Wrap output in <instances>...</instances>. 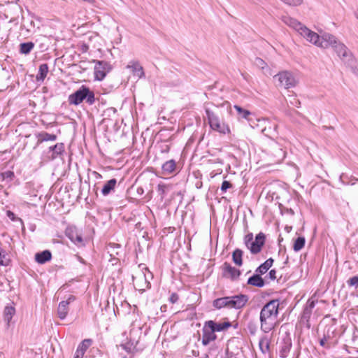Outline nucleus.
<instances>
[{"mask_svg": "<svg viewBox=\"0 0 358 358\" xmlns=\"http://www.w3.org/2000/svg\"><path fill=\"white\" fill-rule=\"evenodd\" d=\"M127 68L131 69L133 74L138 78H143L145 75L143 68L137 61H131L127 66Z\"/></svg>", "mask_w": 358, "mask_h": 358, "instance_id": "aec40b11", "label": "nucleus"}, {"mask_svg": "<svg viewBox=\"0 0 358 358\" xmlns=\"http://www.w3.org/2000/svg\"><path fill=\"white\" fill-rule=\"evenodd\" d=\"M52 258V254L49 250H44L35 255V260L38 264H45Z\"/></svg>", "mask_w": 358, "mask_h": 358, "instance_id": "5701e85b", "label": "nucleus"}, {"mask_svg": "<svg viewBox=\"0 0 358 358\" xmlns=\"http://www.w3.org/2000/svg\"><path fill=\"white\" fill-rule=\"evenodd\" d=\"M76 297L73 295H70L66 301H62L59 303L57 308V314L58 317L61 320H64L66 318L68 312H69V304L74 301Z\"/></svg>", "mask_w": 358, "mask_h": 358, "instance_id": "f3484780", "label": "nucleus"}, {"mask_svg": "<svg viewBox=\"0 0 358 358\" xmlns=\"http://www.w3.org/2000/svg\"><path fill=\"white\" fill-rule=\"evenodd\" d=\"M234 108L236 110L239 117H242L247 120L249 122V123L252 124V118L250 117L251 113L249 110L244 109L237 105H235Z\"/></svg>", "mask_w": 358, "mask_h": 358, "instance_id": "cd10ccee", "label": "nucleus"}, {"mask_svg": "<svg viewBox=\"0 0 358 358\" xmlns=\"http://www.w3.org/2000/svg\"><path fill=\"white\" fill-rule=\"evenodd\" d=\"M2 176L4 179L12 180L14 178V173L11 171H6L2 173Z\"/></svg>", "mask_w": 358, "mask_h": 358, "instance_id": "c03bdc74", "label": "nucleus"}, {"mask_svg": "<svg viewBox=\"0 0 358 358\" xmlns=\"http://www.w3.org/2000/svg\"><path fill=\"white\" fill-rule=\"evenodd\" d=\"M292 348V342L290 338L284 339L280 345L279 355L282 358L287 357Z\"/></svg>", "mask_w": 358, "mask_h": 358, "instance_id": "412c9836", "label": "nucleus"}, {"mask_svg": "<svg viewBox=\"0 0 358 358\" xmlns=\"http://www.w3.org/2000/svg\"><path fill=\"white\" fill-rule=\"evenodd\" d=\"M284 22L288 26L292 27L297 32H299L302 36H303L307 41H311L315 39L316 36L312 34V31L303 26L301 22L290 17H284Z\"/></svg>", "mask_w": 358, "mask_h": 358, "instance_id": "39448f33", "label": "nucleus"}, {"mask_svg": "<svg viewBox=\"0 0 358 358\" xmlns=\"http://www.w3.org/2000/svg\"><path fill=\"white\" fill-rule=\"evenodd\" d=\"M261 274L257 273L256 274L253 275L248 280V284L255 286L257 287H262L264 285V280L261 277Z\"/></svg>", "mask_w": 358, "mask_h": 358, "instance_id": "393cba45", "label": "nucleus"}, {"mask_svg": "<svg viewBox=\"0 0 358 358\" xmlns=\"http://www.w3.org/2000/svg\"><path fill=\"white\" fill-rule=\"evenodd\" d=\"M232 187V185L229 181L224 180L221 185V191L222 192H227V190Z\"/></svg>", "mask_w": 358, "mask_h": 358, "instance_id": "37998d69", "label": "nucleus"}, {"mask_svg": "<svg viewBox=\"0 0 358 358\" xmlns=\"http://www.w3.org/2000/svg\"><path fill=\"white\" fill-rule=\"evenodd\" d=\"M286 229H287V232H289V230L288 227H286Z\"/></svg>", "mask_w": 358, "mask_h": 358, "instance_id": "5fc2aeb1", "label": "nucleus"}, {"mask_svg": "<svg viewBox=\"0 0 358 358\" xmlns=\"http://www.w3.org/2000/svg\"><path fill=\"white\" fill-rule=\"evenodd\" d=\"M273 263V259L272 258H268L256 269V273H258L261 275L264 274L272 266Z\"/></svg>", "mask_w": 358, "mask_h": 358, "instance_id": "c756f323", "label": "nucleus"}, {"mask_svg": "<svg viewBox=\"0 0 358 358\" xmlns=\"http://www.w3.org/2000/svg\"><path fill=\"white\" fill-rule=\"evenodd\" d=\"M84 355L85 354L83 353L80 350H76V351L74 354L73 358H83Z\"/></svg>", "mask_w": 358, "mask_h": 358, "instance_id": "de8ad7c7", "label": "nucleus"}, {"mask_svg": "<svg viewBox=\"0 0 358 358\" xmlns=\"http://www.w3.org/2000/svg\"><path fill=\"white\" fill-rule=\"evenodd\" d=\"M33 42L22 43L20 45V52L23 55H28L34 49Z\"/></svg>", "mask_w": 358, "mask_h": 358, "instance_id": "72a5a7b5", "label": "nucleus"}, {"mask_svg": "<svg viewBox=\"0 0 358 358\" xmlns=\"http://www.w3.org/2000/svg\"><path fill=\"white\" fill-rule=\"evenodd\" d=\"M338 56L345 62H352L353 57L348 48L339 41L333 47Z\"/></svg>", "mask_w": 358, "mask_h": 358, "instance_id": "6e6552de", "label": "nucleus"}, {"mask_svg": "<svg viewBox=\"0 0 358 358\" xmlns=\"http://www.w3.org/2000/svg\"><path fill=\"white\" fill-rule=\"evenodd\" d=\"M254 64L262 69H264L266 67V63L261 58L256 57L254 61Z\"/></svg>", "mask_w": 358, "mask_h": 358, "instance_id": "58836bf2", "label": "nucleus"}, {"mask_svg": "<svg viewBox=\"0 0 358 358\" xmlns=\"http://www.w3.org/2000/svg\"><path fill=\"white\" fill-rule=\"evenodd\" d=\"M166 189L167 186L165 184H159L157 186V192L162 198L164 196Z\"/></svg>", "mask_w": 358, "mask_h": 358, "instance_id": "79ce46f5", "label": "nucleus"}, {"mask_svg": "<svg viewBox=\"0 0 358 358\" xmlns=\"http://www.w3.org/2000/svg\"><path fill=\"white\" fill-rule=\"evenodd\" d=\"M206 114L210 127L220 134H226L230 133V129L228 124L223 122L219 115L208 108L206 109Z\"/></svg>", "mask_w": 358, "mask_h": 358, "instance_id": "20e7f679", "label": "nucleus"}, {"mask_svg": "<svg viewBox=\"0 0 358 358\" xmlns=\"http://www.w3.org/2000/svg\"><path fill=\"white\" fill-rule=\"evenodd\" d=\"M247 327L250 334L254 335L256 334L257 331V326L255 322H249Z\"/></svg>", "mask_w": 358, "mask_h": 358, "instance_id": "ea45409f", "label": "nucleus"}, {"mask_svg": "<svg viewBox=\"0 0 358 358\" xmlns=\"http://www.w3.org/2000/svg\"><path fill=\"white\" fill-rule=\"evenodd\" d=\"M176 168V162L173 159H170L163 164L162 169L165 174H171L174 172Z\"/></svg>", "mask_w": 358, "mask_h": 358, "instance_id": "c85d7f7f", "label": "nucleus"}, {"mask_svg": "<svg viewBox=\"0 0 358 358\" xmlns=\"http://www.w3.org/2000/svg\"><path fill=\"white\" fill-rule=\"evenodd\" d=\"M94 78L97 80H102L109 71V64L105 61H94Z\"/></svg>", "mask_w": 358, "mask_h": 358, "instance_id": "4468645a", "label": "nucleus"}, {"mask_svg": "<svg viewBox=\"0 0 358 358\" xmlns=\"http://www.w3.org/2000/svg\"><path fill=\"white\" fill-rule=\"evenodd\" d=\"M230 358H237L236 357H231Z\"/></svg>", "mask_w": 358, "mask_h": 358, "instance_id": "4d7b16f0", "label": "nucleus"}, {"mask_svg": "<svg viewBox=\"0 0 358 358\" xmlns=\"http://www.w3.org/2000/svg\"><path fill=\"white\" fill-rule=\"evenodd\" d=\"M223 276L225 278H230L232 280H236L241 275L240 270L233 267L228 262H224L222 266Z\"/></svg>", "mask_w": 358, "mask_h": 358, "instance_id": "dca6fc26", "label": "nucleus"}, {"mask_svg": "<svg viewBox=\"0 0 358 358\" xmlns=\"http://www.w3.org/2000/svg\"><path fill=\"white\" fill-rule=\"evenodd\" d=\"M306 239L304 237H298L293 245V249L295 252L300 251L305 245Z\"/></svg>", "mask_w": 358, "mask_h": 358, "instance_id": "c9c22d12", "label": "nucleus"}, {"mask_svg": "<svg viewBox=\"0 0 358 358\" xmlns=\"http://www.w3.org/2000/svg\"><path fill=\"white\" fill-rule=\"evenodd\" d=\"M5 257L4 255H2L1 252H0V265H6V263L4 262L3 258Z\"/></svg>", "mask_w": 358, "mask_h": 358, "instance_id": "09e8293b", "label": "nucleus"}, {"mask_svg": "<svg viewBox=\"0 0 358 358\" xmlns=\"http://www.w3.org/2000/svg\"><path fill=\"white\" fill-rule=\"evenodd\" d=\"M64 144L63 143H58L53 146L49 148V152L51 155L48 157L49 159L54 160L60 157L64 152Z\"/></svg>", "mask_w": 358, "mask_h": 358, "instance_id": "6ab92c4d", "label": "nucleus"}, {"mask_svg": "<svg viewBox=\"0 0 358 358\" xmlns=\"http://www.w3.org/2000/svg\"><path fill=\"white\" fill-rule=\"evenodd\" d=\"M216 339V335L215 334V331L212 329V328H210L205 323V325L203 328V335H202V343L203 345H207L210 343V342L214 341Z\"/></svg>", "mask_w": 358, "mask_h": 358, "instance_id": "a211bd4d", "label": "nucleus"}, {"mask_svg": "<svg viewBox=\"0 0 358 358\" xmlns=\"http://www.w3.org/2000/svg\"><path fill=\"white\" fill-rule=\"evenodd\" d=\"M276 271L274 269H272L268 273V276L271 280H275L276 279Z\"/></svg>", "mask_w": 358, "mask_h": 358, "instance_id": "49530a36", "label": "nucleus"}, {"mask_svg": "<svg viewBox=\"0 0 358 358\" xmlns=\"http://www.w3.org/2000/svg\"><path fill=\"white\" fill-rule=\"evenodd\" d=\"M170 147L168 145H165L164 148H162V152L167 153L169 152Z\"/></svg>", "mask_w": 358, "mask_h": 358, "instance_id": "8fccbe9b", "label": "nucleus"}, {"mask_svg": "<svg viewBox=\"0 0 358 358\" xmlns=\"http://www.w3.org/2000/svg\"><path fill=\"white\" fill-rule=\"evenodd\" d=\"M286 229H287V232H289V230L288 227H286Z\"/></svg>", "mask_w": 358, "mask_h": 358, "instance_id": "864d4df0", "label": "nucleus"}, {"mask_svg": "<svg viewBox=\"0 0 358 358\" xmlns=\"http://www.w3.org/2000/svg\"><path fill=\"white\" fill-rule=\"evenodd\" d=\"M286 229H287V232H289V230L288 227H286Z\"/></svg>", "mask_w": 358, "mask_h": 358, "instance_id": "6e6d98bb", "label": "nucleus"}, {"mask_svg": "<svg viewBox=\"0 0 358 358\" xmlns=\"http://www.w3.org/2000/svg\"><path fill=\"white\" fill-rule=\"evenodd\" d=\"M124 358H127V357H124Z\"/></svg>", "mask_w": 358, "mask_h": 358, "instance_id": "13d9d810", "label": "nucleus"}, {"mask_svg": "<svg viewBox=\"0 0 358 358\" xmlns=\"http://www.w3.org/2000/svg\"><path fill=\"white\" fill-rule=\"evenodd\" d=\"M229 296L221 297L213 301V306L217 309H221L222 308H229Z\"/></svg>", "mask_w": 358, "mask_h": 358, "instance_id": "bb28decb", "label": "nucleus"}, {"mask_svg": "<svg viewBox=\"0 0 358 358\" xmlns=\"http://www.w3.org/2000/svg\"><path fill=\"white\" fill-rule=\"evenodd\" d=\"M8 216L12 220H15V215L13 213L10 212V211H8Z\"/></svg>", "mask_w": 358, "mask_h": 358, "instance_id": "3c124183", "label": "nucleus"}, {"mask_svg": "<svg viewBox=\"0 0 358 358\" xmlns=\"http://www.w3.org/2000/svg\"><path fill=\"white\" fill-rule=\"evenodd\" d=\"M249 300L246 294H237L229 296V308L241 309L243 308Z\"/></svg>", "mask_w": 358, "mask_h": 358, "instance_id": "1a4fd4ad", "label": "nucleus"}, {"mask_svg": "<svg viewBox=\"0 0 358 358\" xmlns=\"http://www.w3.org/2000/svg\"><path fill=\"white\" fill-rule=\"evenodd\" d=\"M92 341L91 339L83 340L78 345L77 350H80L83 353H85L87 350L91 345Z\"/></svg>", "mask_w": 358, "mask_h": 358, "instance_id": "e433bc0d", "label": "nucleus"}, {"mask_svg": "<svg viewBox=\"0 0 358 358\" xmlns=\"http://www.w3.org/2000/svg\"><path fill=\"white\" fill-rule=\"evenodd\" d=\"M259 347L261 352L266 355L269 353L270 351V341L268 338L263 337L259 340Z\"/></svg>", "mask_w": 358, "mask_h": 358, "instance_id": "2f4dec72", "label": "nucleus"}, {"mask_svg": "<svg viewBox=\"0 0 358 358\" xmlns=\"http://www.w3.org/2000/svg\"><path fill=\"white\" fill-rule=\"evenodd\" d=\"M265 241L266 236L263 232L257 234L255 240L252 233H249L244 237L245 246L253 255H257L261 252L263 245L265 244Z\"/></svg>", "mask_w": 358, "mask_h": 358, "instance_id": "7ed1b4c3", "label": "nucleus"}, {"mask_svg": "<svg viewBox=\"0 0 358 358\" xmlns=\"http://www.w3.org/2000/svg\"><path fill=\"white\" fill-rule=\"evenodd\" d=\"M334 335L335 330L331 329V327H329L323 338L320 341V345L327 349L335 346L337 343V340L334 339Z\"/></svg>", "mask_w": 358, "mask_h": 358, "instance_id": "2eb2a0df", "label": "nucleus"}, {"mask_svg": "<svg viewBox=\"0 0 358 358\" xmlns=\"http://www.w3.org/2000/svg\"><path fill=\"white\" fill-rule=\"evenodd\" d=\"M347 283L350 287H355V288L358 287V276L355 275L352 278H350L348 281Z\"/></svg>", "mask_w": 358, "mask_h": 358, "instance_id": "a19ab883", "label": "nucleus"}, {"mask_svg": "<svg viewBox=\"0 0 358 358\" xmlns=\"http://www.w3.org/2000/svg\"><path fill=\"white\" fill-rule=\"evenodd\" d=\"M38 138L37 145L44 141H55L57 139V136L55 134H48L45 131L38 133L36 134Z\"/></svg>", "mask_w": 358, "mask_h": 358, "instance_id": "b1692460", "label": "nucleus"}, {"mask_svg": "<svg viewBox=\"0 0 358 358\" xmlns=\"http://www.w3.org/2000/svg\"><path fill=\"white\" fill-rule=\"evenodd\" d=\"M116 185H117V180L115 178L110 179L103 185V187L101 189V194L103 196L108 195L113 191H114Z\"/></svg>", "mask_w": 358, "mask_h": 358, "instance_id": "a878e982", "label": "nucleus"}, {"mask_svg": "<svg viewBox=\"0 0 358 358\" xmlns=\"http://www.w3.org/2000/svg\"><path fill=\"white\" fill-rule=\"evenodd\" d=\"M15 308L12 306H6L4 309V320L8 324L15 314Z\"/></svg>", "mask_w": 358, "mask_h": 358, "instance_id": "f704fd0d", "label": "nucleus"}, {"mask_svg": "<svg viewBox=\"0 0 358 358\" xmlns=\"http://www.w3.org/2000/svg\"><path fill=\"white\" fill-rule=\"evenodd\" d=\"M279 306V300L273 299L266 303L262 308L259 315L260 328L264 333H268L275 327Z\"/></svg>", "mask_w": 358, "mask_h": 358, "instance_id": "f257e3e1", "label": "nucleus"}, {"mask_svg": "<svg viewBox=\"0 0 358 358\" xmlns=\"http://www.w3.org/2000/svg\"><path fill=\"white\" fill-rule=\"evenodd\" d=\"M312 34H315L316 37L315 39L308 41L322 48H333L338 41L334 35L329 33H324L322 36H319L317 33L312 31Z\"/></svg>", "mask_w": 358, "mask_h": 358, "instance_id": "423d86ee", "label": "nucleus"}, {"mask_svg": "<svg viewBox=\"0 0 358 358\" xmlns=\"http://www.w3.org/2000/svg\"><path fill=\"white\" fill-rule=\"evenodd\" d=\"M206 324H208V327L210 328H212V329L215 332L225 330V329H228L229 327H231V324L229 322H222V323H217L213 320L206 322Z\"/></svg>", "mask_w": 358, "mask_h": 358, "instance_id": "4be33fe9", "label": "nucleus"}, {"mask_svg": "<svg viewBox=\"0 0 358 358\" xmlns=\"http://www.w3.org/2000/svg\"><path fill=\"white\" fill-rule=\"evenodd\" d=\"M287 103L292 105L295 107H300L301 102L296 97L295 95H289L288 99L287 100Z\"/></svg>", "mask_w": 358, "mask_h": 358, "instance_id": "4c0bfd02", "label": "nucleus"}, {"mask_svg": "<svg viewBox=\"0 0 358 358\" xmlns=\"http://www.w3.org/2000/svg\"><path fill=\"white\" fill-rule=\"evenodd\" d=\"M48 71L49 67L47 64H41L38 68V73L36 76V80L38 81H43L46 78Z\"/></svg>", "mask_w": 358, "mask_h": 358, "instance_id": "7c9ffc66", "label": "nucleus"}, {"mask_svg": "<svg viewBox=\"0 0 358 358\" xmlns=\"http://www.w3.org/2000/svg\"><path fill=\"white\" fill-rule=\"evenodd\" d=\"M243 252L241 249H236L232 253V259L234 264L238 266L243 264Z\"/></svg>", "mask_w": 358, "mask_h": 358, "instance_id": "473e14b6", "label": "nucleus"}, {"mask_svg": "<svg viewBox=\"0 0 358 358\" xmlns=\"http://www.w3.org/2000/svg\"><path fill=\"white\" fill-rule=\"evenodd\" d=\"M355 17L358 19V10L355 13Z\"/></svg>", "mask_w": 358, "mask_h": 358, "instance_id": "603ef678", "label": "nucleus"}, {"mask_svg": "<svg viewBox=\"0 0 358 358\" xmlns=\"http://www.w3.org/2000/svg\"><path fill=\"white\" fill-rule=\"evenodd\" d=\"M259 125L264 126L262 132L271 138H273L277 134L278 125L275 123L271 122L268 119L258 120Z\"/></svg>", "mask_w": 358, "mask_h": 358, "instance_id": "9b49d317", "label": "nucleus"}, {"mask_svg": "<svg viewBox=\"0 0 358 358\" xmlns=\"http://www.w3.org/2000/svg\"><path fill=\"white\" fill-rule=\"evenodd\" d=\"M133 283L136 289L144 292L150 287V282L144 272L139 273L136 276L133 275Z\"/></svg>", "mask_w": 358, "mask_h": 358, "instance_id": "9d476101", "label": "nucleus"}, {"mask_svg": "<svg viewBox=\"0 0 358 358\" xmlns=\"http://www.w3.org/2000/svg\"><path fill=\"white\" fill-rule=\"evenodd\" d=\"M277 79L279 85L285 89L292 88L296 86L297 81L293 73L288 71H283L274 76Z\"/></svg>", "mask_w": 358, "mask_h": 358, "instance_id": "0eeeda50", "label": "nucleus"}, {"mask_svg": "<svg viewBox=\"0 0 358 358\" xmlns=\"http://www.w3.org/2000/svg\"><path fill=\"white\" fill-rule=\"evenodd\" d=\"M85 99L90 105H92L95 102L94 92L90 90V88L85 85H82L78 90L69 96V103L75 106L79 105Z\"/></svg>", "mask_w": 358, "mask_h": 358, "instance_id": "f03ea898", "label": "nucleus"}, {"mask_svg": "<svg viewBox=\"0 0 358 358\" xmlns=\"http://www.w3.org/2000/svg\"><path fill=\"white\" fill-rule=\"evenodd\" d=\"M317 301H318L315 298V296H313L307 301L301 316V320L302 322L308 323L309 322V320L313 313V310Z\"/></svg>", "mask_w": 358, "mask_h": 358, "instance_id": "f8f14e48", "label": "nucleus"}, {"mask_svg": "<svg viewBox=\"0 0 358 358\" xmlns=\"http://www.w3.org/2000/svg\"><path fill=\"white\" fill-rule=\"evenodd\" d=\"M178 299H179V297H178V294L176 293H173L171 295L169 300L172 303H175L178 301Z\"/></svg>", "mask_w": 358, "mask_h": 358, "instance_id": "a18cd8bd", "label": "nucleus"}, {"mask_svg": "<svg viewBox=\"0 0 358 358\" xmlns=\"http://www.w3.org/2000/svg\"><path fill=\"white\" fill-rule=\"evenodd\" d=\"M65 234L77 246L84 245L82 235L79 233L78 229L76 227H68L65 230Z\"/></svg>", "mask_w": 358, "mask_h": 358, "instance_id": "ddd939ff", "label": "nucleus"}]
</instances>
